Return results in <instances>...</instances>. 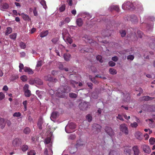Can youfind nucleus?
Segmentation results:
<instances>
[{"label": "nucleus", "mask_w": 155, "mask_h": 155, "mask_svg": "<svg viewBox=\"0 0 155 155\" xmlns=\"http://www.w3.org/2000/svg\"><path fill=\"white\" fill-rule=\"evenodd\" d=\"M96 59L97 61H99V62L101 63H102L103 62V60L102 59V57L100 55H98L96 57Z\"/></svg>", "instance_id": "nucleus-43"}, {"label": "nucleus", "mask_w": 155, "mask_h": 155, "mask_svg": "<svg viewBox=\"0 0 155 155\" xmlns=\"http://www.w3.org/2000/svg\"><path fill=\"white\" fill-rule=\"evenodd\" d=\"M111 10H114L116 11L117 12H119V7L117 5H113L111 7Z\"/></svg>", "instance_id": "nucleus-32"}, {"label": "nucleus", "mask_w": 155, "mask_h": 155, "mask_svg": "<svg viewBox=\"0 0 155 155\" xmlns=\"http://www.w3.org/2000/svg\"><path fill=\"white\" fill-rule=\"evenodd\" d=\"M28 155H35L36 153L35 151L33 150H31L27 153Z\"/></svg>", "instance_id": "nucleus-37"}, {"label": "nucleus", "mask_w": 155, "mask_h": 155, "mask_svg": "<svg viewBox=\"0 0 155 155\" xmlns=\"http://www.w3.org/2000/svg\"><path fill=\"white\" fill-rule=\"evenodd\" d=\"M76 125L73 123H69L65 127V130L67 133H70L73 132L72 130L75 128Z\"/></svg>", "instance_id": "nucleus-2"}, {"label": "nucleus", "mask_w": 155, "mask_h": 155, "mask_svg": "<svg viewBox=\"0 0 155 155\" xmlns=\"http://www.w3.org/2000/svg\"><path fill=\"white\" fill-rule=\"evenodd\" d=\"M21 16L23 19L25 21H29L31 20V18L27 15H26L23 13H22L21 14Z\"/></svg>", "instance_id": "nucleus-13"}, {"label": "nucleus", "mask_w": 155, "mask_h": 155, "mask_svg": "<svg viewBox=\"0 0 155 155\" xmlns=\"http://www.w3.org/2000/svg\"><path fill=\"white\" fill-rule=\"evenodd\" d=\"M65 9V5L63 4L59 8V10L60 12H63L64 11Z\"/></svg>", "instance_id": "nucleus-36"}, {"label": "nucleus", "mask_w": 155, "mask_h": 155, "mask_svg": "<svg viewBox=\"0 0 155 155\" xmlns=\"http://www.w3.org/2000/svg\"><path fill=\"white\" fill-rule=\"evenodd\" d=\"M21 114L19 112L15 113L13 116L14 117H19L21 116Z\"/></svg>", "instance_id": "nucleus-48"}, {"label": "nucleus", "mask_w": 155, "mask_h": 155, "mask_svg": "<svg viewBox=\"0 0 155 155\" xmlns=\"http://www.w3.org/2000/svg\"><path fill=\"white\" fill-rule=\"evenodd\" d=\"M120 32L122 37H124L126 34V31L125 30H122L120 31Z\"/></svg>", "instance_id": "nucleus-41"}, {"label": "nucleus", "mask_w": 155, "mask_h": 155, "mask_svg": "<svg viewBox=\"0 0 155 155\" xmlns=\"http://www.w3.org/2000/svg\"><path fill=\"white\" fill-rule=\"evenodd\" d=\"M122 8L124 10H131L134 8L133 4L130 2H125L122 5Z\"/></svg>", "instance_id": "nucleus-3"}, {"label": "nucleus", "mask_w": 155, "mask_h": 155, "mask_svg": "<svg viewBox=\"0 0 155 155\" xmlns=\"http://www.w3.org/2000/svg\"><path fill=\"white\" fill-rule=\"evenodd\" d=\"M92 127L94 130H95L97 132H100L101 131V127L98 124H94L92 125Z\"/></svg>", "instance_id": "nucleus-9"}, {"label": "nucleus", "mask_w": 155, "mask_h": 155, "mask_svg": "<svg viewBox=\"0 0 155 155\" xmlns=\"http://www.w3.org/2000/svg\"><path fill=\"white\" fill-rule=\"evenodd\" d=\"M43 123V120L42 118H40L38 121L37 123V126L39 129L41 130L42 129V125Z\"/></svg>", "instance_id": "nucleus-10"}, {"label": "nucleus", "mask_w": 155, "mask_h": 155, "mask_svg": "<svg viewBox=\"0 0 155 155\" xmlns=\"http://www.w3.org/2000/svg\"><path fill=\"white\" fill-rule=\"evenodd\" d=\"M24 91L25 92V97H28L31 96V91L29 90H25V91Z\"/></svg>", "instance_id": "nucleus-33"}, {"label": "nucleus", "mask_w": 155, "mask_h": 155, "mask_svg": "<svg viewBox=\"0 0 155 155\" xmlns=\"http://www.w3.org/2000/svg\"><path fill=\"white\" fill-rule=\"evenodd\" d=\"M134 136L137 139L140 140H141L142 139V134L139 131H137L135 133Z\"/></svg>", "instance_id": "nucleus-12"}, {"label": "nucleus", "mask_w": 155, "mask_h": 155, "mask_svg": "<svg viewBox=\"0 0 155 155\" xmlns=\"http://www.w3.org/2000/svg\"><path fill=\"white\" fill-rule=\"evenodd\" d=\"M12 28L10 27H8L6 28V30L5 32V35H7L12 32Z\"/></svg>", "instance_id": "nucleus-22"}, {"label": "nucleus", "mask_w": 155, "mask_h": 155, "mask_svg": "<svg viewBox=\"0 0 155 155\" xmlns=\"http://www.w3.org/2000/svg\"><path fill=\"white\" fill-rule=\"evenodd\" d=\"M5 125V120L3 118H0V126L2 129H3Z\"/></svg>", "instance_id": "nucleus-16"}, {"label": "nucleus", "mask_w": 155, "mask_h": 155, "mask_svg": "<svg viewBox=\"0 0 155 155\" xmlns=\"http://www.w3.org/2000/svg\"><path fill=\"white\" fill-rule=\"evenodd\" d=\"M138 37L140 38H142L143 37V34L142 32L139 31L137 32Z\"/></svg>", "instance_id": "nucleus-59"}, {"label": "nucleus", "mask_w": 155, "mask_h": 155, "mask_svg": "<svg viewBox=\"0 0 155 155\" xmlns=\"http://www.w3.org/2000/svg\"><path fill=\"white\" fill-rule=\"evenodd\" d=\"M58 68L61 70L64 71H68V68H64L63 65L61 63H60L59 65Z\"/></svg>", "instance_id": "nucleus-20"}, {"label": "nucleus", "mask_w": 155, "mask_h": 155, "mask_svg": "<svg viewBox=\"0 0 155 155\" xmlns=\"http://www.w3.org/2000/svg\"><path fill=\"white\" fill-rule=\"evenodd\" d=\"M67 2L69 6H71L72 5V0H67Z\"/></svg>", "instance_id": "nucleus-63"}, {"label": "nucleus", "mask_w": 155, "mask_h": 155, "mask_svg": "<svg viewBox=\"0 0 155 155\" xmlns=\"http://www.w3.org/2000/svg\"><path fill=\"white\" fill-rule=\"evenodd\" d=\"M20 79L21 80L23 81H26L28 79L27 77L25 75H22L20 77Z\"/></svg>", "instance_id": "nucleus-38"}, {"label": "nucleus", "mask_w": 155, "mask_h": 155, "mask_svg": "<svg viewBox=\"0 0 155 155\" xmlns=\"http://www.w3.org/2000/svg\"><path fill=\"white\" fill-rule=\"evenodd\" d=\"M130 126L133 128H136L138 126V124L136 122H134L133 123H131L130 124Z\"/></svg>", "instance_id": "nucleus-49"}, {"label": "nucleus", "mask_w": 155, "mask_h": 155, "mask_svg": "<svg viewBox=\"0 0 155 155\" xmlns=\"http://www.w3.org/2000/svg\"><path fill=\"white\" fill-rule=\"evenodd\" d=\"M86 119L89 122H90L92 120V117L90 114H88L86 116Z\"/></svg>", "instance_id": "nucleus-45"}, {"label": "nucleus", "mask_w": 155, "mask_h": 155, "mask_svg": "<svg viewBox=\"0 0 155 155\" xmlns=\"http://www.w3.org/2000/svg\"><path fill=\"white\" fill-rule=\"evenodd\" d=\"M109 72L111 74H115L117 73V71L116 70L111 68L109 69Z\"/></svg>", "instance_id": "nucleus-30"}, {"label": "nucleus", "mask_w": 155, "mask_h": 155, "mask_svg": "<svg viewBox=\"0 0 155 155\" xmlns=\"http://www.w3.org/2000/svg\"><path fill=\"white\" fill-rule=\"evenodd\" d=\"M28 88L29 85L28 84H26L23 87V90L24 91H25V90H29Z\"/></svg>", "instance_id": "nucleus-58"}, {"label": "nucleus", "mask_w": 155, "mask_h": 155, "mask_svg": "<svg viewBox=\"0 0 155 155\" xmlns=\"http://www.w3.org/2000/svg\"><path fill=\"white\" fill-rule=\"evenodd\" d=\"M90 106V104L89 102H82L79 105V107L81 110H86Z\"/></svg>", "instance_id": "nucleus-6"}, {"label": "nucleus", "mask_w": 155, "mask_h": 155, "mask_svg": "<svg viewBox=\"0 0 155 155\" xmlns=\"http://www.w3.org/2000/svg\"><path fill=\"white\" fill-rule=\"evenodd\" d=\"M41 92H40L39 91H36V93L38 96V97H39L40 99H41L42 98V96L41 94Z\"/></svg>", "instance_id": "nucleus-54"}, {"label": "nucleus", "mask_w": 155, "mask_h": 155, "mask_svg": "<svg viewBox=\"0 0 155 155\" xmlns=\"http://www.w3.org/2000/svg\"><path fill=\"white\" fill-rule=\"evenodd\" d=\"M108 64L110 66L113 67L115 65L116 63L112 61H110L109 62Z\"/></svg>", "instance_id": "nucleus-53"}, {"label": "nucleus", "mask_w": 155, "mask_h": 155, "mask_svg": "<svg viewBox=\"0 0 155 155\" xmlns=\"http://www.w3.org/2000/svg\"><path fill=\"white\" fill-rule=\"evenodd\" d=\"M9 7V5L6 3H4L2 5L1 8L3 9H7Z\"/></svg>", "instance_id": "nucleus-31"}, {"label": "nucleus", "mask_w": 155, "mask_h": 155, "mask_svg": "<svg viewBox=\"0 0 155 155\" xmlns=\"http://www.w3.org/2000/svg\"><path fill=\"white\" fill-rule=\"evenodd\" d=\"M143 150L146 153H149L151 152L150 149L148 146L143 145Z\"/></svg>", "instance_id": "nucleus-11"}, {"label": "nucleus", "mask_w": 155, "mask_h": 155, "mask_svg": "<svg viewBox=\"0 0 155 155\" xmlns=\"http://www.w3.org/2000/svg\"><path fill=\"white\" fill-rule=\"evenodd\" d=\"M48 31L46 30L45 31L42 32L40 34V36L41 38L44 37L48 35Z\"/></svg>", "instance_id": "nucleus-24"}, {"label": "nucleus", "mask_w": 155, "mask_h": 155, "mask_svg": "<svg viewBox=\"0 0 155 155\" xmlns=\"http://www.w3.org/2000/svg\"><path fill=\"white\" fill-rule=\"evenodd\" d=\"M117 118L119 119V120H122V121L124 120L123 119L122 116L119 114L118 115V116L117 117Z\"/></svg>", "instance_id": "nucleus-61"}, {"label": "nucleus", "mask_w": 155, "mask_h": 155, "mask_svg": "<svg viewBox=\"0 0 155 155\" xmlns=\"http://www.w3.org/2000/svg\"><path fill=\"white\" fill-rule=\"evenodd\" d=\"M108 155H118L117 152L114 150H111Z\"/></svg>", "instance_id": "nucleus-47"}, {"label": "nucleus", "mask_w": 155, "mask_h": 155, "mask_svg": "<svg viewBox=\"0 0 155 155\" xmlns=\"http://www.w3.org/2000/svg\"><path fill=\"white\" fill-rule=\"evenodd\" d=\"M134 58V56L132 55H129L127 57V59L128 60H133Z\"/></svg>", "instance_id": "nucleus-57"}, {"label": "nucleus", "mask_w": 155, "mask_h": 155, "mask_svg": "<svg viewBox=\"0 0 155 155\" xmlns=\"http://www.w3.org/2000/svg\"><path fill=\"white\" fill-rule=\"evenodd\" d=\"M119 129L120 131L126 135H127L128 134L129 131L126 124H121L120 125Z\"/></svg>", "instance_id": "nucleus-5"}, {"label": "nucleus", "mask_w": 155, "mask_h": 155, "mask_svg": "<svg viewBox=\"0 0 155 155\" xmlns=\"http://www.w3.org/2000/svg\"><path fill=\"white\" fill-rule=\"evenodd\" d=\"M62 37L64 40H65V38L67 36H68V33L67 30L66 29H64L62 31Z\"/></svg>", "instance_id": "nucleus-18"}, {"label": "nucleus", "mask_w": 155, "mask_h": 155, "mask_svg": "<svg viewBox=\"0 0 155 155\" xmlns=\"http://www.w3.org/2000/svg\"><path fill=\"white\" fill-rule=\"evenodd\" d=\"M95 78H96L95 77L92 78L90 76L89 77V79L94 84H97L98 83V81L96 80Z\"/></svg>", "instance_id": "nucleus-44"}, {"label": "nucleus", "mask_w": 155, "mask_h": 155, "mask_svg": "<svg viewBox=\"0 0 155 155\" xmlns=\"http://www.w3.org/2000/svg\"><path fill=\"white\" fill-rule=\"evenodd\" d=\"M105 130L106 132L110 137H112L114 135V131L112 128L106 126L105 127Z\"/></svg>", "instance_id": "nucleus-7"}, {"label": "nucleus", "mask_w": 155, "mask_h": 155, "mask_svg": "<svg viewBox=\"0 0 155 155\" xmlns=\"http://www.w3.org/2000/svg\"><path fill=\"white\" fill-rule=\"evenodd\" d=\"M51 140V137H47L45 139V143L46 144H48L50 142Z\"/></svg>", "instance_id": "nucleus-52"}, {"label": "nucleus", "mask_w": 155, "mask_h": 155, "mask_svg": "<svg viewBox=\"0 0 155 155\" xmlns=\"http://www.w3.org/2000/svg\"><path fill=\"white\" fill-rule=\"evenodd\" d=\"M125 97H126L125 101L127 102H129L130 98V94L129 93H127L125 95Z\"/></svg>", "instance_id": "nucleus-35"}, {"label": "nucleus", "mask_w": 155, "mask_h": 155, "mask_svg": "<svg viewBox=\"0 0 155 155\" xmlns=\"http://www.w3.org/2000/svg\"><path fill=\"white\" fill-rule=\"evenodd\" d=\"M5 97V95L3 93L1 92L0 93V100H1L3 99Z\"/></svg>", "instance_id": "nucleus-56"}, {"label": "nucleus", "mask_w": 155, "mask_h": 155, "mask_svg": "<svg viewBox=\"0 0 155 155\" xmlns=\"http://www.w3.org/2000/svg\"><path fill=\"white\" fill-rule=\"evenodd\" d=\"M85 16L84 17L85 18H87V19L88 20L92 17L89 14L86 13L84 14Z\"/></svg>", "instance_id": "nucleus-51"}, {"label": "nucleus", "mask_w": 155, "mask_h": 155, "mask_svg": "<svg viewBox=\"0 0 155 155\" xmlns=\"http://www.w3.org/2000/svg\"><path fill=\"white\" fill-rule=\"evenodd\" d=\"M150 144L153 145L155 142V139L154 138H150L149 140Z\"/></svg>", "instance_id": "nucleus-40"}, {"label": "nucleus", "mask_w": 155, "mask_h": 155, "mask_svg": "<svg viewBox=\"0 0 155 155\" xmlns=\"http://www.w3.org/2000/svg\"><path fill=\"white\" fill-rule=\"evenodd\" d=\"M149 46L152 49H153L155 51V44L154 43H151L150 45Z\"/></svg>", "instance_id": "nucleus-55"}, {"label": "nucleus", "mask_w": 155, "mask_h": 155, "mask_svg": "<svg viewBox=\"0 0 155 155\" xmlns=\"http://www.w3.org/2000/svg\"><path fill=\"white\" fill-rule=\"evenodd\" d=\"M58 40V38H54L51 40V41L54 44L57 43Z\"/></svg>", "instance_id": "nucleus-60"}, {"label": "nucleus", "mask_w": 155, "mask_h": 155, "mask_svg": "<svg viewBox=\"0 0 155 155\" xmlns=\"http://www.w3.org/2000/svg\"><path fill=\"white\" fill-rule=\"evenodd\" d=\"M75 138L76 136L75 135L71 134L70 136L69 137V139L71 140L74 139Z\"/></svg>", "instance_id": "nucleus-62"}, {"label": "nucleus", "mask_w": 155, "mask_h": 155, "mask_svg": "<svg viewBox=\"0 0 155 155\" xmlns=\"http://www.w3.org/2000/svg\"><path fill=\"white\" fill-rule=\"evenodd\" d=\"M22 104H23L24 106V108H25L24 111L26 110L27 109V101H24L23 102Z\"/></svg>", "instance_id": "nucleus-50"}, {"label": "nucleus", "mask_w": 155, "mask_h": 155, "mask_svg": "<svg viewBox=\"0 0 155 155\" xmlns=\"http://www.w3.org/2000/svg\"><path fill=\"white\" fill-rule=\"evenodd\" d=\"M35 82L36 83H37L39 85H42V84L43 82L42 80L39 79H37L35 80Z\"/></svg>", "instance_id": "nucleus-46"}, {"label": "nucleus", "mask_w": 155, "mask_h": 155, "mask_svg": "<svg viewBox=\"0 0 155 155\" xmlns=\"http://www.w3.org/2000/svg\"><path fill=\"white\" fill-rule=\"evenodd\" d=\"M112 60L113 61H114L115 62H116V61H117L118 60V57L117 56H115L113 57L112 58Z\"/></svg>", "instance_id": "nucleus-64"}, {"label": "nucleus", "mask_w": 155, "mask_h": 155, "mask_svg": "<svg viewBox=\"0 0 155 155\" xmlns=\"http://www.w3.org/2000/svg\"><path fill=\"white\" fill-rule=\"evenodd\" d=\"M71 57V55L68 53H65L64 54V60L66 61H69L70 58Z\"/></svg>", "instance_id": "nucleus-21"}, {"label": "nucleus", "mask_w": 155, "mask_h": 155, "mask_svg": "<svg viewBox=\"0 0 155 155\" xmlns=\"http://www.w3.org/2000/svg\"><path fill=\"white\" fill-rule=\"evenodd\" d=\"M21 149L23 152H25L28 149V146L26 144H23L22 145L21 147Z\"/></svg>", "instance_id": "nucleus-19"}, {"label": "nucleus", "mask_w": 155, "mask_h": 155, "mask_svg": "<svg viewBox=\"0 0 155 155\" xmlns=\"http://www.w3.org/2000/svg\"><path fill=\"white\" fill-rule=\"evenodd\" d=\"M19 46L20 48L22 49H25L26 47V45L23 42H20L19 44Z\"/></svg>", "instance_id": "nucleus-39"}, {"label": "nucleus", "mask_w": 155, "mask_h": 155, "mask_svg": "<svg viewBox=\"0 0 155 155\" xmlns=\"http://www.w3.org/2000/svg\"><path fill=\"white\" fill-rule=\"evenodd\" d=\"M44 79L46 81H48L51 82H56L58 80L55 78H53L51 77V75H48L44 77Z\"/></svg>", "instance_id": "nucleus-8"}, {"label": "nucleus", "mask_w": 155, "mask_h": 155, "mask_svg": "<svg viewBox=\"0 0 155 155\" xmlns=\"http://www.w3.org/2000/svg\"><path fill=\"white\" fill-rule=\"evenodd\" d=\"M58 113L57 112H53L51 114V118H52L53 119H55L58 117Z\"/></svg>", "instance_id": "nucleus-26"}, {"label": "nucleus", "mask_w": 155, "mask_h": 155, "mask_svg": "<svg viewBox=\"0 0 155 155\" xmlns=\"http://www.w3.org/2000/svg\"><path fill=\"white\" fill-rule=\"evenodd\" d=\"M17 35V34L16 33H13L9 35V37L10 38L15 40L16 38Z\"/></svg>", "instance_id": "nucleus-34"}, {"label": "nucleus", "mask_w": 155, "mask_h": 155, "mask_svg": "<svg viewBox=\"0 0 155 155\" xmlns=\"http://www.w3.org/2000/svg\"><path fill=\"white\" fill-rule=\"evenodd\" d=\"M24 133L26 134H29L31 132V130L28 127H26L23 130Z\"/></svg>", "instance_id": "nucleus-29"}, {"label": "nucleus", "mask_w": 155, "mask_h": 155, "mask_svg": "<svg viewBox=\"0 0 155 155\" xmlns=\"http://www.w3.org/2000/svg\"><path fill=\"white\" fill-rule=\"evenodd\" d=\"M40 3L45 8H46L47 7L46 2L44 0H42L40 2Z\"/></svg>", "instance_id": "nucleus-42"}, {"label": "nucleus", "mask_w": 155, "mask_h": 155, "mask_svg": "<svg viewBox=\"0 0 155 155\" xmlns=\"http://www.w3.org/2000/svg\"><path fill=\"white\" fill-rule=\"evenodd\" d=\"M22 141L21 138L18 137L14 139L12 141V146L14 147H18L21 144Z\"/></svg>", "instance_id": "nucleus-4"}, {"label": "nucleus", "mask_w": 155, "mask_h": 155, "mask_svg": "<svg viewBox=\"0 0 155 155\" xmlns=\"http://www.w3.org/2000/svg\"><path fill=\"white\" fill-rule=\"evenodd\" d=\"M132 149L134 152V155H139L140 151L137 146L133 147Z\"/></svg>", "instance_id": "nucleus-14"}, {"label": "nucleus", "mask_w": 155, "mask_h": 155, "mask_svg": "<svg viewBox=\"0 0 155 155\" xmlns=\"http://www.w3.org/2000/svg\"><path fill=\"white\" fill-rule=\"evenodd\" d=\"M124 153L126 155H130L131 154V150L129 148H126L124 149Z\"/></svg>", "instance_id": "nucleus-23"}, {"label": "nucleus", "mask_w": 155, "mask_h": 155, "mask_svg": "<svg viewBox=\"0 0 155 155\" xmlns=\"http://www.w3.org/2000/svg\"><path fill=\"white\" fill-rule=\"evenodd\" d=\"M77 25L79 27L81 26L83 24V21L81 18H78L76 21Z\"/></svg>", "instance_id": "nucleus-17"}, {"label": "nucleus", "mask_w": 155, "mask_h": 155, "mask_svg": "<svg viewBox=\"0 0 155 155\" xmlns=\"http://www.w3.org/2000/svg\"><path fill=\"white\" fill-rule=\"evenodd\" d=\"M78 96V94H76L72 92L70 93L69 94V96L72 98H76Z\"/></svg>", "instance_id": "nucleus-27"}, {"label": "nucleus", "mask_w": 155, "mask_h": 155, "mask_svg": "<svg viewBox=\"0 0 155 155\" xmlns=\"http://www.w3.org/2000/svg\"><path fill=\"white\" fill-rule=\"evenodd\" d=\"M71 87L68 86H61L59 87L56 93V96L59 97L64 98L66 97V94L70 92Z\"/></svg>", "instance_id": "nucleus-1"}, {"label": "nucleus", "mask_w": 155, "mask_h": 155, "mask_svg": "<svg viewBox=\"0 0 155 155\" xmlns=\"http://www.w3.org/2000/svg\"><path fill=\"white\" fill-rule=\"evenodd\" d=\"M24 70L25 72H28V74H32L34 73V72L32 69L28 67H25Z\"/></svg>", "instance_id": "nucleus-15"}, {"label": "nucleus", "mask_w": 155, "mask_h": 155, "mask_svg": "<svg viewBox=\"0 0 155 155\" xmlns=\"http://www.w3.org/2000/svg\"><path fill=\"white\" fill-rule=\"evenodd\" d=\"M65 41L67 43H68L70 44H71L73 42L72 39L68 36H67V37L65 38Z\"/></svg>", "instance_id": "nucleus-25"}, {"label": "nucleus", "mask_w": 155, "mask_h": 155, "mask_svg": "<svg viewBox=\"0 0 155 155\" xmlns=\"http://www.w3.org/2000/svg\"><path fill=\"white\" fill-rule=\"evenodd\" d=\"M44 63V62L43 61L40 60H39L37 61V64L36 65V67H41L43 64Z\"/></svg>", "instance_id": "nucleus-28"}]
</instances>
